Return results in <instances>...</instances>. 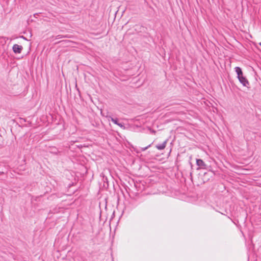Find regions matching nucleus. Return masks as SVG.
I'll return each mask as SVG.
<instances>
[{
	"instance_id": "obj_1",
	"label": "nucleus",
	"mask_w": 261,
	"mask_h": 261,
	"mask_svg": "<svg viewBox=\"0 0 261 261\" xmlns=\"http://www.w3.org/2000/svg\"><path fill=\"white\" fill-rule=\"evenodd\" d=\"M7 170V165L5 163L0 162V175L4 174Z\"/></svg>"
},
{
	"instance_id": "obj_4",
	"label": "nucleus",
	"mask_w": 261,
	"mask_h": 261,
	"mask_svg": "<svg viewBox=\"0 0 261 261\" xmlns=\"http://www.w3.org/2000/svg\"><path fill=\"white\" fill-rule=\"evenodd\" d=\"M240 82L244 86H247L249 85V82L243 75L238 77Z\"/></svg>"
},
{
	"instance_id": "obj_10",
	"label": "nucleus",
	"mask_w": 261,
	"mask_h": 261,
	"mask_svg": "<svg viewBox=\"0 0 261 261\" xmlns=\"http://www.w3.org/2000/svg\"><path fill=\"white\" fill-rule=\"evenodd\" d=\"M151 146V144H149V145H148L147 146L145 147H144V148H141V150L142 151H145L147 149H148L149 147H150Z\"/></svg>"
},
{
	"instance_id": "obj_8",
	"label": "nucleus",
	"mask_w": 261,
	"mask_h": 261,
	"mask_svg": "<svg viewBox=\"0 0 261 261\" xmlns=\"http://www.w3.org/2000/svg\"><path fill=\"white\" fill-rule=\"evenodd\" d=\"M111 121H112V122H113L114 124H116V125H117V124H118V123L119 122L118 120V119H117V118H112H112H111Z\"/></svg>"
},
{
	"instance_id": "obj_9",
	"label": "nucleus",
	"mask_w": 261,
	"mask_h": 261,
	"mask_svg": "<svg viewBox=\"0 0 261 261\" xmlns=\"http://www.w3.org/2000/svg\"><path fill=\"white\" fill-rule=\"evenodd\" d=\"M179 195V191L178 190L175 191V194L174 195V196L176 197H177Z\"/></svg>"
},
{
	"instance_id": "obj_12",
	"label": "nucleus",
	"mask_w": 261,
	"mask_h": 261,
	"mask_svg": "<svg viewBox=\"0 0 261 261\" xmlns=\"http://www.w3.org/2000/svg\"><path fill=\"white\" fill-rule=\"evenodd\" d=\"M259 45H260V46H261V42H260V43H259Z\"/></svg>"
},
{
	"instance_id": "obj_6",
	"label": "nucleus",
	"mask_w": 261,
	"mask_h": 261,
	"mask_svg": "<svg viewBox=\"0 0 261 261\" xmlns=\"http://www.w3.org/2000/svg\"><path fill=\"white\" fill-rule=\"evenodd\" d=\"M49 152L51 153L55 154H58V153H60V151L55 147H50V149H49Z\"/></svg>"
},
{
	"instance_id": "obj_5",
	"label": "nucleus",
	"mask_w": 261,
	"mask_h": 261,
	"mask_svg": "<svg viewBox=\"0 0 261 261\" xmlns=\"http://www.w3.org/2000/svg\"><path fill=\"white\" fill-rule=\"evenodd\" d=\"M167 144V140L165 141L162 144H158L156 145V148L159 150H163L166 147Z\"/></svg>"
},
{
	"instance_id": "obj_2",
	"label": "nucleus",
	"mask_w": 261,
	"mask_h": 261,
	"mask_svg": "<svg viewBox=\"0 0 261 261\" xmlns=\"http://www.w3.org/2000/svg\"><path fill=\"white\" fill-rule=\"evenodd\" d=\"M196 164L198 166L199 169H205L206 168V165L201 159L196 160Z\"/></svg>"
},
{
	"instance_id": "obj_3",
	"label": "nucleus",
	"mask_w": 261,
	"mask_h": 261,
	"mask_svg": "<svg viewBox=\"0 0 261 261\" xmlns=\"http://www.w3.org/2000/svg\"><path fill=\"white\" fill-rule=\"evenodd\" d=\"M23 47L21 45H19L17 44H14L12 47L13 51L15 54H20L21 53Z\"/></svg>"
},
{
	"instance_id": "obj_11",
	"label": "nucleus",
	"mask_w": 261,
	"mask_h": 261,
	"mask_svg": "<svg viewBox=\"0 0 261 261\" xmlns=\"http://www.w3.org/2000/svg\"><path fill=\"white\" fill-rule=\"evenodd\" d=\"M117 125L119 126L120 127H124V124L123 123L118 122Z\"/></svg>"
},
{
	"instance_id": "obj_7",
	"label": "nucleus",
	"mask_w": 261,
	"mask_h": 261,
	"mask_svg": "<svg viewBox=\"0 0 261 261\" xmlns=\"http://www.w3.org/2000/svg\"><path fill=\"white\" fill-rule=\"evenodd\" d=\"M234 69H235V71L236 72V73L238 75V77L240 76L241 75H243V72L240 67H235Z\"/></svg>"
}]
</instances>
